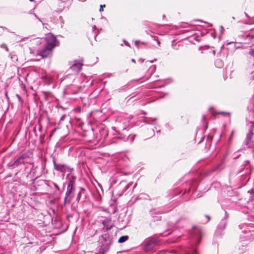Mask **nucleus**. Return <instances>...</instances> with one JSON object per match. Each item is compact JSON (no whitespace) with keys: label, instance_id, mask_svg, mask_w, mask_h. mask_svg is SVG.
<instances>
[{"label":"nucleus","instance_id":"nucleus-1","mask_svg":"<svg viewBox=\"0 0 254 254\" xmlns=\"http://www.w3.org/2000/svg\"><path fill=\"white\" fill-rule=\"evenodd\" d=\"M33 43L38 46L36 48L37 49L39 55L43 58L49 57L53 49L58 45V41L56 37L51 33L46 35L45 38L35 39Z\"/></svg>","mask_w":254,"mask_h":254},{"label":"nucleus","instance_id":"nucleus-2","mask_svg":"<svg viewBox=\"0 0 254 254\" xmlns=\"http://www.w3.org/2000/svg\"><path fill=\"white\" fill-rule=\"evenodd\" d=\"M98 243L99 254H105L109 250L112 244V238L109 234L105 233L99 237Z\"/></svg>","mask_w":254,"mask_h":254},{"label":"nucleus","instance_id":"nucleus-3","mask_svg":"<svg viewBox=\"0 0 254 254\" xmlns=\"http://www.w3.org/2000/svg\"><path fill=\"white\" fill-rule=\"evenodd\" d=\"M75 180L76 178L74 176H71L69 179L64 198V206L69 204L74 196L73 193L75 190Z\"/></svg>","mask_w":254,"mask_h":254},{"label":"nucleus","instance_id":"nucleus-4","mask_svg":"<svg viewBox=\"0 0 254 254\" xmlns=\"http://www.w3.org/2000/svg\"><path fill=\"white\" fill-rule=\"evenodd\" d=\"M28 158L27 153H21L19 156H16L13 161H10L7 163V166L9 168L14 169L21 165H25L27 163L26 159Z\"/></svg>","mask_w":254,"mask_h":254},{"label":"nucleus","instance_id":"nucleus-5","mask_svg":"<svg viewBox=\"0 0 254 254\" xmlns=\"http://www.w3.org/2000/svg\"><path fill=\"white\" fill-rule=\"evenodd\" d=\"M157 239L154 237H149L145 239L141 246L143 251L145 253L152 251L157 245Z\"/></svg>","mask_w":254,"mask_h":254},{"label":"nucleus","instance_id":"nucleus-6","mask_svg":"<svg viewBox=\"0 0 254 254\" xmlns=\"http://www.w3.org/2000/svg\"><path fill=\"white\" fill-rule=\"evenodd\" d=\"M228 217L229 214L226 211H225L223 218L221 219L219 224L218 225L216 230L217 233L221 234V232L225 229L227 224V219Z\"/></svg>","mask_w":254,"mask_h":254},{"label":"nucleus","instance_id":"nucleus-7","mask_svg":"<svg viewBox=\"0 0 254 254\" xmlns=\"http://www.w3.org/2000/svg\"><path fill=\"white\" fill-rule=\"evenodd\" d=\"M53 164L54 169L58 171H60L62 173H64L65 172V169H67L69 171L71 170V169L68 166L65 165V164H58L56 163V160L55 158L53 159Z\"/></svg>","mask_w":254,"mask_h":254},{"label":"nucleus","instance_id":"nucleus-8","mask_svg":"<svg viewBox=\"0 0 254 254\" xmlns=\"http://www.w3.org/2000/svg\"><path fill=\"white\" fill-rule=\"evenodd\" d=\"M70 68L75 71H79L82 68L83 64L82 62L78 60H74L70 64Z\"/></svg>","mask_w":254,"mask_h":254},{"label":"nucleus","instance_id":"nucleus-9","mask_svg":"<svg viewBox=\"0 0 254 254\" xmlns=\"http://www.w3.org/2000/svg\"><path fill=\"white\" fill-rule=\"evenodd\" d=\"M102 224L106 229V230L111 229L114 226L113 223L112 222L111 219L110 218H105L102 221Z\"/></svg>","mask_w":254,"mask_h":254},{"label":"nucleus","instance_id":"nucleus-10","mask_svg":"<svg viewBox=\"0 0 254 254\" xmlns=\"http://www.w3.org/2000/svg\"><path fill=\"white\" fill-rule=\"evenodd\" d=\"M193 236V241H195V243L198 245L201 241V231L199 229H196L195 234L192 233Z\"/></svg>","mask_w":254,"mask_h":254},{"label":"nucleus","instance_id":"nucleus-11","mask_svg":"<svg viewBox=\"0 0 254 254\" xmlns=\"http://www.w3.org/2000/svg\"><path fill=\"white\" fill-rule=\"evenodd\" d=\"M253 134L254 133H251L249 132L247 135L245 144L247 146V148H250L251 147L250 143L252 141V138Z\"/></svg>","mask_w":254,"mask_h":254},{"label":"nucleus","instance_id":"nucleus-12","mask_svg":"<svg viewBox=\"0 0 254 254\" xmlns=\"http://www.w3.org/2000/svg\"><path fill=\"white\" fill-rule=\"evenodd\" d=\"M186 253L187 254H198L195 248L193 246H190L188 247L186 250Z\"/></svg>","mask_w":254,"mask_h":254},{"label":"nucleus","instance_id":"nucleus-13","mask_svg":"<svg viewBox=\"0 0 254 254\" xmlns=\"http://www.w3.org/2000/svg\"><path fill=\"white\" fill-rule=\"evenodd\" d=\"M131 185V183L126 184V182L125 181H122L120 183V186H125V189L123 190V191L127 190L130 187Z\"/></svg>","mask_w":254,"mask_h":254},{"label":"nucleus","instance_id":"nucleus-14","mask_svg":"<svg viewBox=\"0 0 254 254\" xmlns=\"http://www.w3.org/2000/svg\"><path fill=\"white\" fill-rule=\"evenodd\" d=\"M128 239V236H127V235L123 236L119 238V239L118 240V242L119 243H124L126 241H127Z\"/></svg>","mask_w":254,"mask_h":254},{"label":"nucleus","instance_id":"nucleus-15","mask_svg":"<svg viewBox=\"0 0 254 254\" xmlns=\"http://www.w3.org/2000/svg\"><path fill=\"white\" fill-rule=\"evenodd\" d=\"M85 191V189L83 188H81L77 195L76 200L79 201L81 198V194Z\"/></svg>","mask_w":254,"mask_h":254},{"label":"nucleus","instance_id":"nucleus-16","mask_svg":"<svg viewBox=\"0 0 254 254\" xmlns=\"http://www.w3.org/2000/svg\"><path fill=\"white\" fill-rule=\"evenodd\" d=\"M42 79L47 82H50L51 79L50 77L47 76L46 75H42L41 77Z\"/></svg>","mask_w":254,"mask_h":254},{"label":"nucleus","instance_id":"nucleus-17","mask_svg":"<svg viewBox=\"0 0 254 254\" xmlns=\"http://www.w3.org/2000/svg\"><path fill=\"white\" fill-rule=\"evenodd\" d=\"M156 121V118L153 119L151 121L145 120V123L148 124H154V122Z\"/></svg>","mask_w":254,"mask_h":254},{"label":"nucleus","instance_id":"nucleus-18","mask_svg":"<svg viewBox=\"0 0 254 254\" xmlns=\"http://www.w3.org/2000/svg\"><path fill=\"white\" fill-rule=\"evenodd\" d=\"M149 136L150 137L152 136L154 134V130L152 128H150V129H149Z\"/></svg>","mask_w":254,"mask_h":254},{"label":"nucleus","instance_id":"nucleus-19","mask_svg":"<svg viewBox=\"0 0 254 254\" xmlns=\"http://www.w3.org/2000/svg\"><path fill=\"white\" fill-rule=\"evenodd\" d=\"M249 54L254 58V50L251 49L249 52Z\"/></svg>","mask_w":254,"mask_h":254},{"label":"nucleus","instance_id":"nucleus-20","mask_svg":"<svg viewBox=\"0 0 254 254\" xmlns=\"http://www.w3.org/2000/svg\"><path fill=\"white\" fill-rule=\"evenodd\" d=\"M149 70L151 71V73L154 72L156 70V66L155 65H152L150 67Z\"/></svg>","mask_w":254,"mask_h":254},{"label":"nucleus","instance_id":"nucleus-21","mask_svg":"<svg viewBox=\"0 0 254 254\" xmlns=\"http://www.w3.org/2000/svg\"><path fill=\"white\" fill-rule=\"evenodd\" d=\"M254 128V125H252L249 129V132H250L251 133H253Z\"/></svg>","mask_w":254,"mask_h":254},{"label":"nucleus","instance_id":"nucleus-22","mask_svg":"<svg viewBox=\"0 0 254 254\" xmlns=\"http://www.w3.org/2000/svg\"><path fill=\"white\" fill-rule=\"evenodd\" d=\"M234 130H233V131H232V132H231V135H230V137H229V140H228V141H229V142H230V141H231V140L232 139V138H233V134H234Z\"/></svg>","mask_w":254,"mask_h":254},{"label":"nucleus","instance_id":"nucleus-23","mask_svg":"<svg viewBox=\"0 0 254 254\" xmlns=\"http://www.w3.org/2000/svg\"><path fill=\"white\" fill-rule=\"evenodd\" d=\"M248 192L251 194H254V187L248 191Z\"/></svg>","mask_w":254,"mask_h":254},{"label":"nucleus","instance_id":"nucleus-24","mask_svg":"<svg viewBox=\"0 0 254 254\" xmlns=\"http://www.w3.org/2000/svg\"><path fill=\"white\" fill-rule=\"evenodd\" d=\"M53 185H54L55 188H56V189L57 190H60V188H59V187L58 186V185L57 184L54 183Z\"/></svg>","mask_w":254,"mask_h":254},{"label":"nucleus","instance_id":"nucleus-25","mask_svg":"<svg viewBox=\"0 0 254 254\" xmlns=\"http://www.w3.org/2000/svg\"><path fill=\"white\" fill-rule=\"evenodd\" d=\"M105 7V4H104V5H100V9H99V11H100V12H101V11H103V7Z\"/></svg>","mask_w":254,"mask_h":254},{"label":"nucleus","instance_id":"nucleus-26","mask_svg":"<svg viewBox=\"0 0 254 254\" xmlns=\"http://www.w3.org/2000/svg\"><path fill=\"white\" fill-rule=\"evenodd\" d=\"M66 115H65V114L63 115L61 117V119H60V121H64V118L66 117Z\"/></svg>","mask_w":254,"mask_h":254},{"label":"nucleus","instance_id":"nucleus-27","mask_svg":"<svg viewBox=\"0 0 254 254\" xmlns=\"http://www.w3.org/2000/svg\"><path fill=\"white\" fill-rule=\"evenodd\" d=\"M98 186L99 187V188L100 189L102 193H103V190L102 187L101 185L99 183H98Z\"/></svg>","mask_w":254,"mask_h":254},{"label":"nucleus","instance_id":"nucleus-28","mask_svg":"<svg viewBox=\"0 0 254 254\" xmlns=\"http://www.w3.org/2000/svg\"><path fill=\"white\" fill-rule=\"evenodd\" d=\"M154 39L155 40H156L157 41V44H158V46H160V42L157 40V37H154Z\"/></svg>","mask_w":254,"mask_h":254},{"label":"nucleus","instance_id":"nucleus-29","mask_svg":"<svg viewBox=\"0 0 254 254\" xmlns=\"http://www.w3.org/2000/svg\"><path fill=\"white\" fill-rule=\"evenodd\" d=\"M33 15L35 16V17L38 19L40 22H42V21L40 19V18L35 14V13H33Z\"/></svg>","mask_w":254,"mask_h":254},{"label":"nucleus","instance_id":"nucleus-30","mask_svg":"<svg viewBox=\"0 0 254 254\" xmlns=\"http://www.w3.org/2000/svg\"><path fill=\"white\" fill-rule=\"evenodd\" d=\"M140 43L139 41L136 40L134 42L135 46H138V44Z\"/></svg>","mask_w":254,"mask_h":254},{"label":"nucleus","instance_id":"nucleus-31","mask_svg":"<svg viewBox=\"0 0 254 254\" xmlns=\"http://www.w3.org/2000/svg\"><path fill=\"white\" fill-rule=\"evenodd\" d=\"M129 139H130L131 141H133L134 139V136H132V135L129 136Z\"/></svg>","mask_w":254,"mask_h":254},{"label":"nucleus","instance_id":"nucleus-32","mask_svg":"<svg viewBox=\"0 0 254 254\" xmlns=\"http://www.w3.org/2000/svg\"><path fill=\"white\" fill-rule=\"evenodd\" d=\"M124 42L126 46L130 47L129 44L127 42H126L125 40H124Z\"/></svg>","mask_w":254,"mask_h":254},{"label":"nucleus","instance_id":"nucleus-33","mask_svg":"<svg viewBox=\"0 0 254 254\" xmlns=\"http://www.w3.org/2000/svg\"><path fill=\"white\" fill-rule=\"evenodd\" d=\"M186 220V219H185V218L180 219L178 220L177 221V224H179V223L181 221H182V220Z\"/></svg>","mask_w":254,"mask_h":254},{"label":"nucleus","instance_id":"nucleus-34","mask_svg":"<svg viewBox=\"0 0 254 254\" xmlns=\"http://www.w3.org/2000/svg\"><path fill=\"white\" fill-rule=\"evenodd\" d=\"M96 29V27L95 25H94L93 27H92V29H93V31H95Z\"/></svg>","mask_w":254,"mask_h":254},{"label":"nucleus","instance_id":"nucleus-35","mask_svg":"<svg viewBox=\"0 0 254 254\" xmlns=\"http://www.w3.org/2000/svg\"><path fill=\"white\" fill-rule=\"evenodd\" d=\"M253 23H254V22H246V24H253Z\"/></svg>","mask_w":254,"mask_h":254},{"label":"nucleus","instance_id":"nucleus-36","mask_svg":"<svg viewBox=\"0 0 254 254\" xmlns=\"http://www.w3.org/2000/svg\"><path fill=\"white\" fill-rule=\"evenodd\" d=\"M208 139H209L210 140H211L212 139V137L210 136H208Z\"/></svg>","mask_w":254,"mask_h":254},{"label":"nucleus","instance_id":"nucleus-37","mask_svg":"<svg viewBox=\"0 0 254 254\" xmlns=\"http://www.w3.org/2000/svg\"><path fill=\"white\" fill-rule=\"evenodd\" d=\"M16 96L17 97V98H18L19 100H20L21 99V97L19 95L17 94Z\"/></svg>","mask_w":254,"mask_h":254},{"label":"nucleus","instance_id":"nucleus-38","mask_svg":"<svg viewBox=\"0 0 254 254\" xmlns=\"http://www.w3.org/2000/svg\"><path fill=\"white\" fill-rule=\"evenodd\" d=\"M59 18H60V21H62V20H63L62 17L60 16Z\"/></svg>","mask_w":254,"mask_h":254},{"label":"nucleus","instance_id":"nucleus-39","mask_svg":"<svg viewBox=\"0 0 254 254\" xmlns=\"http://www.w3.org/2000/svg\"><path fill=\"white\" fill-rule=\"evenodd\" d=\"M131 61H132V62H133V63H135V60H134V59H132L131 60Z\"/></svg>","mask_w":254,"mask_h":254},{"label":"nucleus","instance_id":"nucleus-40","mask_svg":"<svg viewBox=\"0 0 254 254\" xmlns=\"http://www.w3.org/2000/svg\"><path fill=\"white\" fill-rule=\"evenodd\" d=\"M245 15H246V16L247 17H248V18L249 17V16L248 15V14H247V13H245Z\"/></svg>","mask_w":254,"mask_h":254},{"label":"nucleus","instance_id":"nucleus-41","mask_svg":"<svg viewBox=\"0 0 254 254\" xmlns=\"http://www.w3.org/2000/svg\"><path fill=\"white\" fill-rule=\"evenodd\" d=\"M156 59H154V60L150 61V62L152 63L154 62V61H156Z\"/></svg>","mask_w":254,"mask_h":254},{"label":"nucleus","instance_id":"nucleus-42","mask_svg":"<svg viewBox=\"0 0 254 254\" xmlns=\"http://www.w3.org/2000/svg\"><path fill=\"white\" fill-rule=\"evenodd\" d=\"M140 43H141V44H143V45L145 44V43L144 42H140Z\"/></svg>","mask_w":254,"mask_h":254},{"label":"nucleus","instance_id":"nucleus-43","mask_svg":"<svg viewBox=\"0 0 254 254\" xmlns=\"http://www.w3.org/2000/svg\"><path fill=\"white\" fill-rule=\"evenodd\" d=\"M192 189V191H193L195 190V188L194 187H193Z\"/></svg>","mask_w":254,"mask_h":254},{"label":"nucleus","instance_id":"nucleus-44","mask_svg":"<svg viewBox=\"0 0 254 254\" xmlns=\"http://www.w3.org/2000/svg\"><path fill=\"white\" fill-rule=\"evenodd\" d=\"M97 191L98 192V193L100 195V192L99 190H98V189H97Z\"/></svg>","mask_w":254,"mask_h":254},{"label":"nucleus","instance_id":"nucleus-45","mask_svg":"<svg viewBox=\"0 0 254 254\" xmlns=\"http://www.w3.org/2000/svg\"><path fill=\"white\" fill-rule=\"evenodd\" d=\"M223 29L222 26H221V30H222Z\"/></svg>","mask_w":254,"mask_h":254},{"label":"nucleus","instance_id":"nucleus-46","mask_svg":"<svg viewBox=\"0 0 254 254\" xmlns=\"http://www.w3.org/2000/svg\"><path fill=\"white\" fill-rule=\"evenodd\" d=\"M136 184H135L134 185V186L133 188H135V187H136Z\"/></svg>","mask_w":254,"mask_h":254},{"label":"nucleus","instance_id":"nucleus-47","mask_svg":"<svg viewBox=\"0 0 254 254\" xmlns=\"http://www.w3.org/2000/svg\"><path fill=\"white\" fill-rule=\"evenodd\" d=\"M96 36H97V35H95V37L94 38H95V39L96 38Z\"/></svg>","mask_w":254,"mask_h":254},{"label":"nucleus","instance_id":"nucleus-48","mask_svg":"<svg viewBox=\"0 0 254 254\" xmlns=\"http://www.w3.org/2000/svg\"><path fill=\"white\" fill-rule=\"evenodd\" d=\"M206 217H208V219L209 220V219H210V218H209V216H206Z\"/></svg>","mask_w":254,"mask_h":254},{"label":"nucleus","instance_id":"nucleus-49","mask_svg":"<svg viewBox=\"0 0 254 254\" xmlns=\"http://www.w3.org/2000/svg\"><path fill=\"white\" fill-rule=\"evenodd\" d=\"M205 117L204 116H203V119H205Z\"/></svg>","mask_w":254,"mask_h":254},{"label":"nucleus","instance_id":"nucleus-50","mask_svg":"<svg viewBox=\"0 0 254 254\" xmlns=\"http://www.w3.org/2000/svg\"><path fill=\"white\" fill-rule=\"evenodd\" d=\"M30 1H33L34 0H29Z\"/></svg>","mask_w":254,"mask_h":254},{"label":"nucleus","instance_id":"nucleus-51","mask_svg":"<svg viewBox=\"0 0 254 254\" xmlns=\"http://www.w3.org/2000/svg\"><path fill=\"white\" fill-rule=\"evenodd\" d=\"M163 87V86H160L159 87Z\"/></svg>","mask_w":254,"mask_h":254},{"label":"nucleus","instance_id":"nucleus-52","mask_svg":"<svg viewBox=\"0 0 254 254\" xmlns=\"http://www.w3.org/2000/svg\"><path fill=\"white\" fill-rule=\"evenodd\" d=\"M193 229H196V228L195 227H193Z\"/></svg>","mask_w":254,"mask_h":254}]
</instances>
